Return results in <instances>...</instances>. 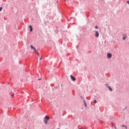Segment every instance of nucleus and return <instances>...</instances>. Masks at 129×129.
I'll return each instance as SVG.
<instances>
[{"instance_id": "6ab92c4d", "label": "nucleus", "mask_w": 129, "mask_h": 129, "mask_svg": "<svg viewBox=\"0 0 129 129\" xmlns=\"http://www.w3.org/2000/svg\"><path fill=\"white\" fill-rule=\"evenodd\" d=\"M114 127L115 129H116V126H114Z\"/></svg>"}, {"instance_id": "f3484780", "label": "nucleus", "mask_w": 129, "mask_h": 129, "mask_svg": "<svg viewBox=\"0 0 129 129\" xmlns=\"http://www.w3.org/2000/svg\"><path fill=\"white\" fill-rule=\"evenodd\" d=\"M111 125H112V126H115L113 124V123H112V124H111Z\"/></svg>"}, {"instance_id": "423d86ee", "label": "nucleus", "mask_w": 129, "mask_h": 129, "mask_svg": "<svg viewBox=\"0 0 129 129\" xmlns=\"http://www.w3.org/2000/svg\"><path fill=\"white\" fill-rule=\"evenodd\" d=\"M29 28L30 29V32L33 31V27H32V25H30Z\"/></svg>"}, {"instance_id": "393cba45", "label": "nucleus", "mask_w": 129, "mask_h": 129, "mask_svg": "<svg viewBox=\"0 0 129 129\" xmlns=\"http://www.w3.org/2000/svg\"><path fill=\"white\" fill-rule=\"evenodd\" d=\"M85 106H86V104L85 103Z\"/></svg>"}, {"instance_id": "0eeeda50", "label": "nucleus", "mask_w": 129, "mask_h": 129, "mask_svg": "<svg viewBox=\"0 0 129 129\" xmlns=\"http://www.w3.org/2000/svg\"><path fill=\"white\" fill-rule=\"evenodd\" d=\"M108 88L110 91H112V88H111V87H109Z\"/></svg>"}, {"instance_id": "1a4fd4ad", "label": "nucleus", "mask_w": 129, "mask_h": 129, "mask_svg": "<svg viewBox=\"0 0 129 129\" xmlns=\"http://www.w3.org/2000/svg\"><path fill=\"white\" fill-rule=\"evenodd\" d=\"M97 102V101L96 100H94V103H96Z\"/></svg>"}, {"instance_id": "b1692460", "label": "nucleus", "mask_w": 129, "mask_h": 129, "mask_svg": "<svg viewBox=\"0 0 129 129\" xmlns=\"http://www.w3.org/2000/svg\"><path fill=\"white\" fill-rule=\"evenodd\" d=\"M126 108V106L125 107V108L124 109H124H125Z\"/></svg>"}, {"instance_id": "412c9836", "label": "nucleus", "mask_w": 129, "mask_h": 129, "mask_svg": "<svg viewBox=\"0 0 129 129\" xmlns=\"http://www.w3.org/2000/svg\"><path fill=\"white\" fill-rule=\"evenodd\" d=\"M125 128L127 129V127L126 126H125Z\"/></svg>"}, {"instance_id": "20e7f679", "label": "nucleus", "mask_w": 129, "mask_h": 129, "mask_svg": "<svg viewBox=\"0 0 129 129\" xmlns=\"http://www.w3.org/2000/svg\"><path fill=\"white\" fill-rule=\"evenodd\" d=\"M70 77L73 81H75L76 80V78L74 77L73 76L71 75Z\"/></svg>"}, {"instance_id": "9d476101", "label": "nucleus", "mask_w": 129, "mask_h": 129, "mask_svg": "<svg viewBox=\"0 0 129 129\" xmlns=\"http://www.w3.org/2000/svg\"><path fill=\"white\" fill-rule=\"evenodd\" d=\"M95 28V29H98V26H96Z\"/></svg>"}, {"instance_id": "a211bd4d", "label": "nucleus", "mask_w": 129, "mask_h": 129, "mask_svg": "<svg viewBox=\"0 0 129 129\" xmlns=\"http://www.w3.org/2000/svg\"><path fill=\"white\" fill-rule=\"evenodd\" d=\"M122 127H124V126H125L124 125H122Z\"/></svg>"}, {"instance_id": "2eb2a0df", "label": "nucleus", "mask_w": 129, "mask_h": 129, "mask_svg": "<svg viewBox=\"0 0 129 129\" xmlns=\"http://www.w3.org/2000/svg\"><path fill=\"white\" fill-rule=\"evenodd\" d=\"M35 52L36 53V54H37V53H38V52H37V49L36 50V51H35Z\"/></svg>"}, {"instance_id": "5701e85b", "label": "nucleus", "mask_w": 129, "mask_h": 129, "mask_svg": "<svg viewBox=\"0 0 129 129\" xmlns=\"http://www.w3.org/2000/svg\"><path fill=\"white\" fill-rule=\"evenodd\" d=\"M42 80V79H39V80Z\"/></svg>"}, {"instance_id": "9b49d317", "label": "nucleus", "mask_w": 129, "mask_h": 129, "mask_svg": "<svg viewBox=\"0 0 129 129\" xmlns=\"http://www.w3.org/2000/svg\"><path fill=\"white\" fill-rule=\"evenodd\" d=\"M3 10V8L2 7H1L0 8V12H1V11H2Z\"/></svg>"}, {"instance_id": "ddd939ff", "label": "nucleus", "mask_w": 129, "mask_h": 129, "mask_svg": "<svg viewBox=\"0 0 129 129\" xmlns=\"http://www.w3.org/2000/svg\"><path fill=\"white\" fill-rule=\"evenodd\" d=\"M36 54H37V55L40 56V55L39 54V52L36 53Z\"/></svg>"}, {"instance_id": "a878e982", "label": "nucleus", "mask_w": 129, "mask_h": 129, "mask_svg": "<svg viewBox=\"0 0 129 129\" xmlns=\"http://www.w3.org/2000/svg\"><path fill=\"white\" fill-rule=\"evenodd\" d=\"M84 102H85V101H84Z\"/></svg>"}, {"instance_id": "4468645a", "label": "nucleus", "mask_w": 129, "mask_h": 129, "mask_svg": "<svg viewBox=\"0 0 129 129\" xmlns=\"http://www.w3.org/2000/svg\"><path fill=\"white\" fill-rule=\"evenodd\" d=\"M33 50H34V51H36V48L34 47V48H33Z\"/></svg>"}, {"instance_id": "4be33fe9", "label": "nucleus", "mask_w": 129, "mask_h": 129, "mask_svg": "<svg viewBox=\"0 0 129 129\" xmlns=\"http://www.w3.org/2000/svg\"><path fill=\"white\" fill-rule=\"evenodd\" d=\"M40 60H42V57H40Z\"/></svg>"}, {"instance_id": "7ed1b4c3", "label": "nucleus", "mask_w": 129, "mask_h": 129, "mask_svg": "<svg viewBox=\"0 0 129 129\" xmlns=\"http://www.w3.org/2000/svg\"><path fill=\"white\" fill-rule=\"evenodd\" d=\"M95 37L96 38H98V37H99V32H98V31H95Z\"/></svg>"}, {"instance_id": "f8f14e48", "label": "nucleus", "mask_w": 129, "mask_h": 129, "mask_svg": "<svg viewBox=\"0 0 129 129\" xmlns=\"http://www.w3.org/2000/svg\"><path fill=\"white\" fill-rule=\"evenodd\" d=\"M11 96L12 97H14V96H15V94H13Z\"/></svg>"}, {"instance_id": "6e6552de", "label": "nucleus", "mask_w": 129, "mask_h": 129, "mask_svg": "<svg viewBox=\"0 0 129 129\" xmlns=\"http://www.w3.org/2000/svg\"><path fill=\"white\" fill-rule=\"evenodd\" d=\"M30 47H31V49H34V48H35V47H34V46H33V45H30Z\"/></svg>"}, {"instance_id": "f03ea898", "label": "nucleus", "mask_w": 129, "mask_h": 129, "mask_svg": "<svg viewBox=\"0 0 129 129\" xmlns=\"http://www.w3.org/2000/svg\"><path fill=\"white\" fill-rule=\"evenodd\" d=\"M111 57H112V54L109 52H108L107 53V58H108V59H111Z\"/></svg>"}, {"instance_id": "f257e3e1", "label": "nucleus", "mask_w": 129, "mask_h": 129, "mask_svg": "<svg viewBox=\"0 0 129 129\" xmlns=\"http://www.w3.org/2000/svg\"><path fill=\"white\" fill-rule=\"evenodd\" d=\"M44 123L45 124H48V120H49V119H50V117L48 116H46L44 117Z\"/></svg>"}, {"instance_id": "aec40b11", "label": "nucleus", "mask_w": 129, "mask_h": 129, "mask_svg": "<svg viewBox=\"0 0 129 129\" xmlns=\"http://www.w3.org/2000/svg\"><path fill=\"white\" fill-rule=\"evenodd\" d=\"M127 4H128V5H129V1H127Z\"/></svg>"}, {"instance_id": "dca6fc26", "label": "nucleus", "mask_w": 129, "mask_h": 129, "mask_svg": "<svg viewBox=\"0 0 129 129\" xmlns=\"http://www.w3.org/2000/svg\"><path fill=\"white\" fill-rule=\"evenodd\" d=\"M35 52L36 53V54H37V53H38V52H37V49L36 50V51H35Z\"/></svg>"}, {"instance_id": "39448f33", "label": "nucleus", "mask_w": 129, "mask_h": 129, "mask_svg": "<svg viewBox=\"0 0 129 129\" xmlns=\"http://www.w3.org/2000/svg\"><path fill=\"white\" fill-rule=\"evenodd\" d=\"M123 38H122V40H125V39H126V35H125V34H123Z\"/></svg>"}]
</instances>
